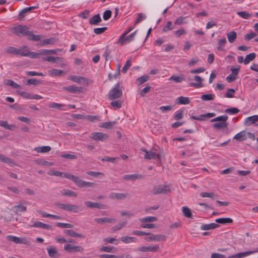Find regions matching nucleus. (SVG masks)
Returning a JSON list of instances; mask_svg holds the SVG:
<instances>
[{
    "mask_svg": "<svg viewBox=\"0 0 258 258\" xmlns=\"http://www.w3.org/2000/svg\"><path fill=\"white\" fill-rule=\"evenodd\" d=\"M48 174L50 175L64 177L67 179H70L74 181L75 184L79 187H94L95 184L93 182L84 181L80 179L79 177L75 176L67 172H63L59 171L51 170L49 172Z\"/></svg>",
    "mask_w": 258,
    "mask_h": 258,
    "instance_id": "1",
    "label": "nucleus"
},
{
    "mask_svg": "<svg viewBox=\"0 0 258 258\" xmlns=\"http://www.w3.org/2000/svg\"><path fill=\"white\" fill-rule=\"evenodd\" d=\"M5 51L9 54L22 56H28L31 58H36L39 57L38 53L30 51L29 48L26 46H23L19 48H17L13 46H10L6 49Z\"/></svg>",
    "mask_w": 258,
    "mask_h": 258,
    "instance_id": "2",
    "label": "nucleus"
},
{
    "mask_svg": "<svg viewBox=\"0 0 258 258\" xmlns=\"http://www.w3.org/2000/svg\"><path fill=\"white\" fill-rule=\"evenodd\" d=\"M228 119L227 115H221L213 118L211 121L217 122L213 124V127L216 129H224L227 127L228 123L226 122Z\"/></svg>",
    "mask_w": 258,
    "mask_h": 258,
    "instance_id": "3",
    "label": "nucleus"
},
{
    "mask_svg": "<svg viewBox=\"0 0 258 258\" xmlns=\"http://www.w3.org/2000/svg\"><path fill=\"white\" fill-rule=\"evenodd\" d=\"M122 91L121 88L120 87L119 84L117 83L115 87L111 89L108 94V97L109 100H113L118 99L122 96Z\"/></svg>",
    "mask_w": 258,
    "mask_h": 258,
    "instance_id": "4",
    "label": "nucleus"
},
{
    "mask_svg": "<svg viewBox=\"0 0 258 258\" xmlns=\"http://www.w3.org/2000/svg\"><path fill=\"white\" fill-rule=\"evenodd\" d=\"M11 31L18 36H20L21 35L23 36H29V34H31V31L28 30V28L26 26L20 25L12 28Z\"/></svg>",
    "mask_w": 258,
    "mask_h": 258,
    "instance_id": "5",
    "label": "nucleus"
},
{
    "mask_svg": "<svg viewBox=\"0 0 258 258\" xmlns=\"http://www.w3.org/2000/svg\"><path fill=\"white\" fill-rule=\"evenodd\" d=\"M55 205L63 210L77 213L81 211V209L79 206L76 205L64 204L60 203H55Z\"/></svg>",
    "mask_w": 258,
    "mask_h": 258,
    "instance_id": "6",
    "label": "nucleus"
},
{
    "mask_svg": "<svg viewBox=\"0 0 258 258\" xmlns=\"http://www.w3.org/2000/svg\"><path fill=\"white\" fill-rule=\"evenodd\" d=\"M6 238L10 241H12L16 244H23L29 245L30 241L26 237H18L13 235H7Z\"/></svg>",
    "mask_w": 258,
    "mask_h": 258,
    "instance_id": "7",
    "label": "nucleus"
},
{
    "mask_svg": "<svg viewBox=\"0 0 258 258\" xmlns=\"http://www.w3.org/2000/svg\"><path fill=\"white\" fill-rule=\"evenodd\" d=\"M170 191V188L169 185H158L154 187L152 193L154 195L166 194Z\"/></svg>",
    "mask_w": 258,
    "mask_h": 258,
    "instance_id": "8",
    "label": "nucleus"
},
{
    "mask_svg": "<svg viewBox=\"0 0 258 258\" xmlns=\"http://www.w3.org/2000/svg\"><path fill=\"white\" fill-rule=\"evenodd\" d=\"M89 137L94 141L104 142L108 140V135L101 132H93L90 135Z\"/></svg>",
    "mask_w": 258,
    "mask_h": 258,
    "instance_id": "9",
    "label": "nucleus"
},
{
    "mask_svg": "<svg viewBox=\"0 0 258 258\" xmlns=\"http://www.w3.org/2000/svg\"><path fill=\"white\" fill-rule=\"evenodd\" d=\"M150 160L154 159L158 162H160L161 159L164 157V155L162 151L160 150H158L157 149L153 148L150 150Z\"/></svg>",
    "mask_w": 258,
    "mask_h": 258,
    "instance_id": "10",
    "label": "nucleus"
},
{
    "mask_svg": "<svg viewBox=\"0 0 258 258\" xmlns=\"http://www.w3.org/2000/svg\"><path fill=\"white\" fill-rule=\"evenodd\" d=\"M64 250L70 253H75L76 252H83L84 251V248L79 245L66 244L64 245Z\"/></svg>",
    "mask_w": 258,
    "mask_h": 258,
    "instance_id": "11",
    "label": "nucleus"
},
{
    "mask_svg": "<svg viewBox=\"0 0 258 258\" xmlns=\"http://www.w3.org/2000/svg\"><path fill=\"white\" fill-rule=\"evenodd\" d=\"M148 237L145 238L146 241H162L166 240V236L163 234H154L151 233L148 235Z\"/></svg>",
    "mask_w": 258,
    "mask_h": 258,
    "instance_id": "12",
    "label": "nucleus"
},
{
    "mask_svg": "<svg viewBox=\"0 0 258 258\" xmlns=\"http://www.w3.org/2000/svg\"><path fill=\"white\" fill-rule=\"evenodd\" d=\"M159 250V245H150L148 246H143L138 248V251L141 252H158Z\"/></svg>",
    "mask_w": 258,
    "mask_h": 258,
    "instance_id": "13",
    "label": "nucleus"
},
{
    "mask_svg": "<svg viewBox=\"0 0 258 258\" xmlns=\"http://www.w3.org/2000/svg\"><path fill=\"white\" fill-rule=\"evenodd\" d=\"M258 252V248L254 250H250L245 252H242L236 253L234 255L229 256L228 258H241L243 257L247 256L250 254Z\"/></svg>",
    "mask_w": 258,
    "mask_h": 258,
    "instance_id": "14",
    "label": "nucleus"
},
{
    "mask_svg": "<svg viewBox=\"0 0 258 258\" xmlns=\"http://www.w3.org/2000/svg\"><path fill=\"white\" fill-rule=\"evenodd\" d=\"M239 68H236L234 69L232 68L231 69V70L232 71L231 74L229 75L226 78L228 82L231 83L234 81L236 79L237 75L239 71Z\"/></svg>",
    "mask_w": 258,
    "mask_h": 258,
    "instance_id": "15",
    "label": "nucleus"
},
{
    "mask_svg": "<svg viewBox=\"0 0 258 258\" xmlns=\"http://www.w3.org/2000/svg\"><path fill=\"white\" fill-rule=\"evenodd\" d=\"M42 59L45 61H48L52 63H60L62 62V58L57 56L43 57Z\"/></svg>",
    "mask_w": 258,
    "mask_h": 258,
    "instance_id": "16",
    "label": "nucleus"
},
{
    "mask_svg": "<svg viewBox=\"0 0 258 258\" xmlns=\"http://www.w3.org/2000/svg\"><path fill=\"white\" fill-rule=\"evenodd\" d=\"M194 80L195 82L191 83L190 84V86L194 87L196 88H199L203 87V81L204 80L199 76H195L194 78Z\"/></svg>",
    "mask_w": 258,
    "mask_h": 258,
    "instance_id": "17",
    "label": "nucleus"
},
{
    "mask_svg": "<svg viewBox=\"0 0 258 258\" xmlns=\"http://www.w3.org/2000/svg\"><path fill=\"white\" fill-rule=\"evenodd\" d=\"M94 221L98 224L112 223H115L116 220L115 219L109 218L107 217H103L101 218H95Z\"/></svg>",
    "mask_w": 258,
    "mask_h": 258,
    "instance_id": "18",
    "label": "nucleus"
},
{
    "mask_svg": "<svg viewBox=\"0 0 258 258\" xmlns=\"http://www.w3.org/2000/svg\"><path fill=\"white\" fill-rule=\"evenodd\" d=\"M63 89L68 92L74 93H79L82 92L83 88L74 85L63 87Z\"/></svg>",
    "mask_w": 258,
    "mask_h": 258,
    "instance_id": "19",
    "label": "nucleus"
},
{
    "mask_svg": "<svg viewBox=\"0 0 258 258\" xmlns=\"http://www.w3.org/2000/svg\"><path fill=\"white\" fill-rule=\"evenodd\" d=\"M127 193H114L112 192L109 194V197L111 199H116L117 200H123L128 196Z\"/></svg>",
    "mask_w": 258,
    "mask_h": 258,
    "instance_id": "20",
    "label": "nucleus"
},
{
    "mask_svg": "<svg viewBox=\"0 0 258 258\" xmlns=\"http://www.w3.org/2000/svg\"><path fill=\"white\" fill-rule=\"evenodd\" d=\"M31 227H39L44 229L52 230V226L49 224L43 223L40 221H36L31 226Z\"/></svg>",
    "mask_w": 258,
    "mask_h": 258,
    "instance_id": "21",
    "label": "nucleus"
},
{
    "mask_svg": "<svg viewBox=\"0 0 258 258\" xmlns=\"http://www.w3.org/2000/svg\"><path fill=\"white\" fill-rule=\"evenodd\" d=\"M0 161L2 162L7 163L12 167L16 165V164L13 159L7 157L2 154H0Z\"/></svg>",
    "mask_w": 258,
    "mask_h": 258,
    "instance_id": "22",
    "label": "nucleus"
},
{
    "mask_svg": "<svg viewBox=\"0 0 258 258\" xmlns=\"http://www.w3.org/2000/svg\"><path fill=\"white\" fill-rule=\"evenodd\" d=\"M258 121V115H254L247 117L244 120V124L246 125H250Z\"/></svg>",
    "mask_w": 258,
    "mask_h": 258,
    "instance_id": "23",
    "label": "nucleus"
},
{
    "mask_svg": "<svg viewBox=\"0 0 258 258\" xmlns=\"http://www.w3.org/2000/svg\"><path fill=\"white\" fill-rule=\"evenodd\" d=\"M48 255L53 258H57L59 256V253L57 252L56 248L53 246L47 248Z\"/></svg>",
    "mask_w": 258,
    "mask_h": 258,
    "instance_id": "24",
    "label": "nucleus"
},
{
    "mask_svg": "<svg viewBox=\"0 0 258 258\" xmlns=\"http://www.w3.org/2000/svg\"><path fill=\"white\" fill-rule=\"evenodd\" d=\"M143 176L141 174H133L124 175L123 178L126 180H136L142 178Z\"/></svg>",
    "mask_w": 258,
    "mask_h": 258,
    "instance_id": "25",
    "label": "nucleus"
},
{
    "mask_svg": "<svg viewBox=\"0 0 258 258\" xmlns=\"http://www.w3.org/2000/svg\"><path fill=\"white\" fill-rule=\"evenodd\" d=\"M61 50L59 49H42L40 51L39 53H38L39 54V56L40 54H45V55H49L50 54H57L59 52H61Z\"/></svg>",
    "mask_w": 258,
    "mask_h": 258,
    "instance_id": "26",
    "label": "nucleus"
},
{
    "mask_svg": "<svg viewBox=\"0 0 258 258\" xmlns=\"http://www.w3.org/2000/svg\"><path fill=\"white\" fill-rule=\"evenodd\" d=\"M63 233L73 237H78L80 238H84L85 237L83 234L78 233L73 230H64L63 231Z\"/></svg>",
    "mask_w": 258,
    "mask_h": 258,
    "instance_id": "27",
    "label": "nucleus"
},
{
    "mask_svg": "<svg viewBox=\"0 0 258 258\" xmlns=\"http://www.w3.org/2000/svg\"><path fill=\"white\" fill-rule=\"evenodd\" d=\"M219 225L216 223H212L210 224H202L201 226V229L202 230H208L214 229L218 227Z\"/></svg>",
    "mask_w": 258,
    "mask_h": 258,
    "instance_id": "28",
    "label": "nucleus"
},
{
    "mask_svg": "<svg viewBox=\"0 0 258 258\" xmlns=\"http://www.w3.org/2000/svg\"><path fill=\"white\" fill-rule=\"evenodd\" d=\"M85 205L88 208H95L97 209H103L104 205H101L98 203H93L91 201H86L84 202Z\"/></svg>",
    "mask_w": 258,
    "mask_h": 258,
    "instance_id": "29",
    "label": "nucleus"
},
{
    "mask_svg": "<svg viewBox=\"0 0 258 258\" xmlns=\"http://www.w3.org/2000/svg\"><path fill=\"white\" fill-rule=\"evenodd\" d=\"M13 211L17 214H19L20 212H25L27 208L26 206L22 205L20 204L16 205L13 207Z\"/></svg>",
    "mask_w": 258,
    "mask_h": 258,
    "instance_id": "30",
    "label": "nucleus"
},
{
    "mask_svg": "<svg viewBox=\"0 0 258 258\" xmlns=\"http://www.w3.org/2000/svg\"><path fill=\"white\" fill-rule=\"evenodd\" d=\"M4 84L8 86H11L14 89H20L21 86L15 82H14L13 80L10 79H5L4 81Z\"/></svg>",
    "mask_w": 258,
    "mask_h": 258,
    "instance_id": "31",
    "label": "nucleus"
},
{
    "mask_svg": "<svg viewBox=\"0 0 258 258\" xmlns=\"http://www.w3.org/2000/svg\"><path fill=\"white\" fill-rule=\"evenodd\" d=\"M68 80H71L74 82L80 83L85 82L86 79L82 77L72 75L68 78Z\"/></svg>",
    "mask_w": 258,
    "mask_h": 258,
    "instance_id": "32",
    "label": "nucleus"
},
{
    "mask_svg": "<svg viewBox=\"0 0 258 258\" xmlns=\"http://www.w3.org/2000/svg\"><path fill=\"white\" fill-rule=\"evenodd\" d=\"M101 21V19L100 17L99 14H97L90 18L89 20V24L91 25H97Z\"/></svg>",
    "mask_w": 258,
    "mask_h": 258,
    "instance_id": "33",
    "label": "nucleus"
},
{
    "mask_svg": "<svg viewBox=\"0 0 258 258\" xmlns=\"http://www.w3.org/2000/svg\"><path fill=\"white\" fill-rule=\"evenodd\" d=\"M41 83V81L36 79H30L27 80L25 82H24V84L26 85H34L35 86H37Z\"/></svg>",
    "mask_w": 258,
    "mask_h": 258,
    "instance_id": "34",
    "label": "nucleus"
},
{
    "mask_svg": "<svg viewBox=\"0 0 258 258\" xmlns=\"http://www.w3.org/2000/svg\"><path fill=\"white\" fill-rule=\"evenodd\" d=\"M182 212L183 213V215L187 218H192V214L191 212V210L186 206H184L182 207L181 208Z\"/></svg>",
    "mask_w": 258,
    "mask_h": 258,
    "instance_id": "35",
    "label": "nucleus"
},
{
    "mask_svg": "<svg viewBox=\"0 0 258 258\" xmlns=\"http://www.w3.org/2000/svg\"><path fill=\"white\" fill-rule=\"evenodd\" d=\"M139 221L142 223L153 222L157 221V218L154 216H148L142 218H140Z\"/></svg>",
    "mask_w": 258,
    "mask_h": 258,
    "instance_id": "36",
    "label": "nucleus"
},
{
    "mask_svg": "<svg viewBox=\"0 0 258 258\" xmlns=\"http://www.w3.org/2000/svg\"><path fill=\"white\" fill-rule=\"evenodd\" d=\"M116 124L115 121H109L101 122L98 124L100 127H103L104 128H109Z\"/></svg>",
    "mask_w": 258,
    "mask_h": 258,
    "instance_id": "37",
    "label": "nucleus"
},
{
    "mask_svg": "<svg viewBox=\"0 0 258 258\" xmlns=\"http://www.w3.org/2000/svg\"><path fill=\"white\" fill-rule=\"evenodd\" d=\"M228 40L230 43H233L237 37L236 33L234 31H231L227 34Z\"/></svg>",
    "mask_w": 258,
    "mask_h": 258,
    "instance_id": "38",
    "label": "nucleus"
},
{
    "mask_svg": "<svg viewBox=\"0 0 258 258\" xmlns=\"http://www.w3.org/2000/svg\"><path fill=\"white\" fill-rule=\"evenodd\" d=\"M137 31H134L132 33H131L130 35L127 36V37H123V39L122 40V41L120 42H116L117 44H120L121 45H122L124 42L125 41H131L133 40V37L135 36Z\"/></svg>",
    "mask_w": 258,
    "mask_h": 258,
    "instance_id": "39",
    "label": "nucleus"
},
{
    "mask_svg": "<svg viewBox=\"0 0 258 258\" xmlns=\"http://www.w3.org/2000/svg\"><path fill=\"white\" fill-rule=\"evenodd\" d=\"M233 139L239 141H243L246 139L245 135L244 132L242 131L233 137Z\"/></svg>",
    "mask_w": 258,
    "mask_h": 258,
    "instance_id": "40",
    "label": "nucleus"
},
{
    "mask_svg": "<svg viewBox=\"0 0 258 258\" xmlns=\"http://www.w3.org/2000/svg\"><path fill=\"white\" fill-rule=\"evenodd\" d=\"M215 221L217 223L225 224L227 223H231L232 222V220L229 218H221L216 219Z\"/></svg>",
    "mask_w": 258,
    "mask_h": 258,
    "instance_id": "41",
    "label": "nucleus"
},
{
    "mask_svg": "<svg viewBox=\"0 0 258 258\" xmlns=\"http://www.w3.org/2000/svg\"><path fill=\"white\" fill-rule=\"evenodd\" d=\"M110 50L107 49L103 54V56L105 58V64H109L111 62V56L110 55Z\"/></svg>",
    "mask_w": 258,
    "mask_h": 258,
    "instance_id": "42",
    "label": "nucleus"
},
{
    "mask_svg": "<svg viewBox=\"0 0 258 258\" xmlns=\"http://www.w3.org/2000/svg\"><path fill=\"white\" fill-rule=\"evenodd\" d=\"M85 119L93 122L99 121L100 120V116L98 115H85Z\"/></svg>",
    "mask_w": 258,
    "mask_h": 258,
    "instance_id": "43",
    "label": "nucleus"
},
{
    "mask_svg": "<svg viewBox=\"0 0 258 258\" xmlns=\"http://www.w3.org/2000/svg\"><path fill=\"white\" fill-rule=\"evenodd\" d=\"M149 76H148L147 75L142 76L138 78L136 80L137 84L138 86H140V85L143 84V83H144L145 82H146V81H147L149 80Z\"/></svg>",
    "mask_w": 258,
    "mask_h": 258,
    "instance_id": "44",
    "label": "nucleus"
},
{
    "mask_svg": "<svg viewBox=\"0 0 258 258\" xmlns=\"http://www.w3.org/2000/svg\"><path fill=\"white\" fill-rule=\"evenodd\" d=\"M62 195L68 196L69 197H76L77 196L76 193L72 190L68 189H64L60 191Z\"/></svg>",
    "mask_w": 258,
    "mask_h": 258,
    "instance_id": "45",
    "label": "nucleus"
},
{
    "mask_svg": "<svg viewBox=\"0 0 258 258\" xmlns=\"http://www.w3.org/2000/svg\"><path fill=\"white\" fill-rule=\"evenodd\" d=\"M38 153H47L51 150V148L49 146H42L41 147H38L35 149Z\"/></svg>",
    "mask_w": 258,
    "mask_h": 258,
    "instance_id": "46",
    "label": "nucleus"
},
{
    "mask_svg": "<svg viewBox=\"0 0 258 258\" xmlns=\"http://www.w3.org/2000/svg\"><path fill=\"white\" fill-rule=\"evenodd\" d=\"M255 57V54L254 53H250L246 55L245 59H244V63L245 64L248 63L250 61L252 60Z\"/></svg>",
    "mask_w": 258,
    "mask_h": 258,
    "instance_id": "47",
    "label": "nucleus"
},
{
    "mask_svg": "<svg viewBox=\"0 0 258 258\" xmlns=\"http://www.w3.org/2000/svg\"><path fill=\"white\" fill-rule=\"evenodd\" d=\"M189 98L183 96H180L178 97V104L186 105L189 104Z\"/></svg>",
    "mask_w": 258,
    "mask_h": 258,
    "instance_id": "48",
    "label": "nucleus"
},
{
    "mask_svg": "<svg viewBox=\"0 0 258 258\" xmlns=\"http://www.w3.org/2000/svg\"><path fill=\"white\" fill-rule=\"evenodd\" d=\"M126 224V221H125L122 222L121 223H119L118 224L116 225L115 226L112 227L111 228V230L112 231H116L119 230L122 228L125 227Z\"/></svg>",
    "mask_w": 258,
    "mask_h": 258,
    "instance_id": "49",
    "label": "nucleus"
},
{
    "mask_svg": "<svg viewBox=\"0 0 258 258\" xmlns=\"http://www.w3.org/2000/svg\"><path fill=\"white\" fill-rule=\"evenodd\" d=\"M214 95L213 94H203L201 96V98L204 101L213 100L214 99Z\"/></svg>",
    "mask_w": 258,
    "mask_h": 258,
    "instance_id": "50",
    "label": "nucleus"
},
{
    "mask_svg": "<svg viewBox=\"0 0 258 258\" xmlns=\"http://www.w3.org/2000/svg\"><path fill=\"white\" fill-rule=\"evenodd\" d=\"M64 106L63 104H59L55 102L50 103L48 105L50 108H57L58 110H62V107Z\"/></svg>",
    "mask_w": 258,
    "mask_h": 258,
    "instance_id": "51",
    "label": "nucleus"
},
{
    "mask_svg": "<svg viewBox=\"0 0 258 258\" xmlns=\"http://www.w3.org/2000/svg\"><path fill=\"white\" fill-rule=\"evenodd\" d=\"M116 250V248L113 246H102V247L100 249L101 251H105L106 252H114Z\"/></svg>",
    "mask_w": 258,
    "mask_h": 258,
    "instance_id": "52",
    "label": "nucleus"
},
{
    "mask_svg": "<svg viewBox=\"0 0 258 258\" xmlns=\"http://www.w3.org/2000/svg\"><path fill=\"white\" fill-rule=\"evenodd\" d=\"M237 14L243 19H248L251 16V14L245 11L238 12Z\"/></svg>",
    "mask_w": 258,
    "mask_h": 258,
    "instance_id": "53",
    "label": "nucleus"
},
{
    "mask_svg": "<svg viewBox=\"0 0 258 258\" xmlns=\"http://www.w3.org/2000/svg\"><path fill=\"white\" fill-rule=\"evenodd\" d=\"M135 239V237L129 236H123L120 238V240L122 242L126 243L134 242Z\"/></svg>",
    "mask_w": 258,
    "mask_h": 258,
    "instance_id": "54",
    "label": "nucleus"
},
{
    "mask_svg": "<svg viewBox=\"0 0 258 258\" xmlns=\"http://www.w3.org/2000/svg\"><path fill=\"white\" fill-rule=\"evenodd\" d=\"M49 73L50 74H51L54 76H60L62 75V74H64L63 71L58 70V69H55L49 71Z\"/></svg>",
    "mask_w": 258,
    "mask_h": 258,
    "instance_id": "55",
    "label": "nucleus"
},
{
    "mask_svg": "<svg viewBox=\"0 0 258 258\" xmlns=\"http://www.w3.org/2000/svg\"><path fill=\"white\" fill-rule=\"evenodd\" d=\"M56 226L63 228H71L73 227V225L69 224V223H60V222H57L56 223Z\"/></svg>",
    "mask_w": 258,
    "mask_h": 258,
    "instance_id": "56",
    "label": "nucleus"
},
{
    "mask_svg": "<svg viewBox=\"0 0 258 258\" xmlns=\"http://www.w3.org/2000/svg\"><path fill=\"white\" fill-rule=\"evenodd\" d=\"M239 109L237 108H230L225 110V112L231 115L237 114L239 112Z\"/></svg>",
    "mask_w": 258,
    "mask_h": 258,
    "instance_id": "57",
    "label": "nucleus"
},
{
    "mask_svg": "<svg viewBox=\"0 0 258 258\" xmlns=\"http://www.w3.org/2000/svg\"><path fill=\"white\" fill-rule=\"evenodd\" d=\"M173 29L172 24L170 21L168 22L163 27L162 32H165Z\"/></svg>",
    "mask_w": 258,
    "mask_h": 258,
    "instance_id": "58",
    "label": "nucleus"
},
{
    "mask_svg": "<svg viewBox=\"0 0 258 258\" xmlns=\"http://www.w3.org/2000/svg\"><path fill=\"white\" fill-rule=\"evenodd\" d=\"M61 157L62 158H65V159H71V160L76 159L78 158V157L76 155L68 154V153L62 154L61 155Z\"/></svg>",
    "mask_w": 258,
    "mask_h": 258,
    "instance_id": "59",
    "label": "nucleus"
},
{
    "mask_svg": "<svg viewBox=\"0 0 258 258\" xmlns=\"http://www.w3.org/2000/svg\"><path fill=\"white\" fill-rule=\"evenodd\" d=\"M56 41L54 38H50L45 39L42 42V45H45L47 44H52Z\"/></svg>",
    "mask_w": 258,
    "mask_h": 258,
    "instance_id": "60",
    "label": "nucleus"
},
{
    "mask_svg": "<svg viewBox=\"0 0 258 258\" xmlns=\"http://www.w3.org/2000/svg\"><path fill=\"white\" fill-rule=\"evenodd\" d=\"M256 33L255 32H251L249 34H246L244 36V39L245 41H249L251 40L252 38L256 36Z\"/></svg>",
    "mask_w": 258,
    "mask_h": 258,
    "instance_id": "61",
    "label": "nucleus"
},
{
    "mask_svg": "<svg viewBox=\"0 0 258 258\" xmlns=\"http://www.w3.org/2000/svg\"><path fill=\"white\" fill-rule=\"evenodd\" d=\"M28 39L29 40H33L34 41H37L40 40L41 38V36L39 35H34L33 34L32 32L31 31V34H29V36H28Z\"/></svg>",
    "mask_w": 258,
    "mask_h": 258,
    "instance_id": "62",
    "label": "nucleus"
},
{
    "mask_svg": "<svg viewBox=\"0 0 258 258\" xmlns=\"http://www.w3.org/2000/svg\"><path fill=\"white\" fill-rule=\"evenodd\" d=\"M107 27H101V28H94L93 30L94 32L96 34H100L102 33H103L104 31H105L107 30Z\"/></svg>",
    "mask_w": 258,
    "mask_h": 258,
    "instance_id": "63",
    "label": "nucleus"
},
{
    "mask_svg": "<svg viewBox=\"0 0 258 258\" xmlns=\"http://www.w3.org/2000/svg\"><path fill=\"white\" fill-rule=\"evenodd\" d=\"M112 12L110 10H106L103 15V18L104 20H108L111 16Z\"/></svg>",
    "mask_w": 258,
    "mask_h": 258,
    "instance_id": "64",
    "label": "nucleus"
}]
</instances>
